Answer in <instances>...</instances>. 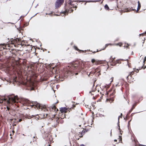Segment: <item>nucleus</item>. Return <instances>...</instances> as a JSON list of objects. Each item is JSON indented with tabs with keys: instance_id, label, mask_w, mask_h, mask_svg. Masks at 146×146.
<instances>
[{
	"instance_id": "23",
	"label": "nucleus",
	"mask_w": 146,
	"mask_h": 146,
	"mask_svg": "<svg viewBox=\"0 0 146 146\" xmlns=\"http://www.w3.org/2000/svg\"><path fill=\"white\" fill-rule=\"evenodd\" d=\"M81 146H86L85 145H84V144H82L81 145Z\"/></svg>"
},
{
	"instance_id": "37",
	"label": "nucleus",
	"mask_w": 146,
	"mask_h": 146,
	"mask_svg": "<svg viewBox=\"0 0 146 146\" xmlns=\"http://www.w3.org/2000/svg\"><path fill=\"white\" fill-rule=\"evenodd\" d=\"M145 62V60H143V62Z\"/></svg>"
},
{
	"instance_id": "41",
	"label": "nucleus",
	"mask_w": 146,
	"mask_h": 146,
	"mask_svg": "<svg viewBox=\"0 0 146 146\" xmlns=\"http://www.w3.org/2000/svg\"><path fill=\"white\" fill-rule=\"evenodd\" d=\"M108 100V99H107V100Z\"/></svg>"
},
{
	"instance_id": "3",
	"label": "nucleus",
	"mask_w": 146,
	"mask_h": 146,
	"mask_svg": "<svg viewBox=\"0 0 146 146\" xmlns=\"http://www.w3.org/2000/svg\"><path fill=\"white\" fill-rule=\"evenodd\" d=\"M63 0H57L55 4L56 8H58L61 5V3L63 2Z\"/></svg>"
},
{
	"instance_id": "36",
	"label": "nucleus",
	"mask_w": 146,
	"mask_h": 146,
	"mask_svg": "<svg viewBox=\"0 0 146 146\" xmlns=\"http://www.w3.org/2000/svg\"><path fill=\"white\" fill-rule=\"evenodd\" d=\"M78 74V73H76V75H77V74Z\"/></svg>"
},
{
	"instance_id": "2",
	"label": "nucleus",
	"mask_w": 146,
	"mask_h": 146,
	"mask_svg": "<svg viewBox=\"0 0 146 146\" xmlns=\"http://www.w3.org/2000/svg\"><path fill=\"white\" fill-rule=\"evenodd\" d=\"M32 103L33 104L32 105H31V106H34L35 108H37L38 109L40 108L41 105L38 103L36 102H32Z\"/></svg>"
},
{
	"instance_id": "6",
	"label": "nucleus",
	"mask_w": 146,
	"mask_h": 146,
	"mask_svg": "<svg viewBox=\"0 0 146 146\" xmlns=\"http://www.w3.org/2000/svg\"><path fill=\"white\" fill-rule=\"evenodd\" d=\"M69 4L71 6H73L75 5L76 4H77L76 2L74 1H70V2H69Z\"/></svg>"
},
{
	"instance_id": "21",
	"label": "nucleus",
	"mask_w": 146,
	"mask_h": 146,
	"mask_svg": "<svg viewBox=\"0 0 146 146\" xmlns=\"http://www.w3.org/2000/svg\"><path fill=\"white\" fill-rule=\"evenodd\" d=\"M22 119H20L19 120V121L21 122V121H22Z\"/></svg>"
},
{
	"instance_id": "8",
	"label": "nucleus",
	"mask_w": 146,
	"mask_h": 146,
	"mask_svg": "<svg viewBox=\"0 0 146 146\" xmlns=\"http://www.w3.org/2000/svg\"><path fill=\"white\" fill-rule=\"evenodd\" d=\"M141 7V4L139 2V1H138V7L137 10V12L140 9Z\"/></svg>"
},
{
	"instance_id": "26",
	"label": "nucleus",
	"mask_w": 146,
	"mask_h": 146,
	"mask_svg": "<svg viewBox=\"0 0 146 146\" xmlns=\"http://www.w3.org/2000/svg\"><path fill=\"white\" fill-rule=\"evenodd\" d=\"M143 34H140V36L141 35H143Z\"/></svg>"
},
{
	"instance_id": "45",
	"label": "nucleus",
	"mask_w": 146,
	"mask_h": 146,
	"mask_svg": "<svg viewBox=\"0 0 146 146\" xmlns=\"http://www.w3.org/2000/svg\"><path fill=\"white\" fill-rule=\"evenodd\" d=\"M23 135H24V134H23Z\"/></svg>"
},
{
	"instance_id": "22",
	"label": "nucleus",
	"mask_w": 146,
	"mask_h": 146,
	"mask_svg": "<svg viewBox=\"0 0 146 146\" xmlns=\"http://www.w3.org/2000/svg\"><path fill=\"white\" fill-rule=\"evenodd\" d=\"M111 82L113 81V78H111Z\"/></svg>"
},
{
	"instance_id": "29",
	"label": "nucleus",
	"mask_w": 146,
	"mask_h": 146,
	"mask_svg": "<svg viewBox=\"0 0 146 146\" xmlns=\"http://www.w3.org/2000/svg\"><path fill=\"white\" fill-rule=\"evenodd\" d=\"M75 69H76V66H75Z\"/></svg>"
},
{
	"instance_id": "30",
	"label": "nucleus",
	"mask_w": 146,
	"mask_h": 146,
	"mask_svg": "<svg viewBox=\"0 0 146 146\" xmlns=\"http://www.w3.org/2000/svg\"><path fill=\"white\" fill-rule=\"evenodd\" d=\"M33 90V88H31V90Z\"/></svg>"
},
{
	"instance_id": "7",
	"label": "nucleus",
	"mask_w": 146,
	"mask_h": 146,
	"mask_svg": "<svg viewBox=\"0 0 146 146\" xmlns=\"http://www.w3.org/2000/svg\"><path fill=\"white\" fill-rule=\"evenodd\" d=\"M40 109L42 110H43V111H47V110L45 106H41Z\"/></svg>"
},
{
	"instance_id": "1",
	"label": "nucleus",
	"mask_w": 146,
	"mask_h": 146,
	"mask_svg": "<svg viewBox=\"0 0 146 146\" xmlns=\"http://www.w3.org/2000/svg\"><path fill=\"white\" fill-rule=\"evenodd\" d=\"M17 96H16L9 97L8 100L7 101V103L9 104L11 102L12 103L17 102Z\"/></svg>"
},
{
	"instance_id": "24",
	"label": "nucleus",
	"mask_w": 146,
	"mask_h": 146,
	"mask_svg": "<svg viewBox=\"0 0 146 146\" xmlns=\"http://www.w3.org/2000/svg\"><path fill=\"white\" fill-rule=\"evenodd\" d=\"M75 49L76 50H77L78 49H77V47H75Z\"/></svg>"
},
{
	"instance_id": "19",
	"label": "nucleus",
	"mask_w": 146,
	"mask_h": 146,
	"mask_svg": "<svg viewBox=\"0 0 146 146\" xmlns=\"http://www.w3.org/2000/svg\"><path fill=\"white\" fill-rule=\"evenodd\" d=\"M26 102L27 103H29V101L28 100H26Z\"/></svg>"
},
{
	"instance_id": "38",
	"label": "nucleus",
	"mask_w": 146,
	"mask_h": 146,
	"mask_svg": "<svg viewBox=\"0 0 146 146\" xmlns=\"http://www.w3.org/2000/svg\"><path fill=\"white\" fill-rule=\"evenodd\" d=\"M122 115V113H121V115Z\"/></svg>"
},
{
	"instance_id": "43",
	"label": "nucleus",
	"mask_w": 146,
	"mask_h": 146,
	"mask_svg": "<svg viewBox=\"0 0 146 146\" xmlns=\"http://www.w3.org/2000/svg\"><path fill=\"white\" fill-rule=\"evenodd\" d=\"M120 127H119V129Z\"/></svg>"
},
{
	"instance_id": "34",
	"label": "nucleus",
	"mask_w": 146,
	"mask_h": 146,
	"mask_svg": "<svg viewBox=\"0 0 146 146\" xmlns=\"http://www.w3.org/2000/svg\"><path fill=\"white\" fill-rule=\"evenodd\" d=\"M75 7L76 8V5H75ZM75 9L76 10V9Z\"/></svg>"
},
{
	"instance_id": "39",
	"label": "nucleus",
	"mask_w": 146,
	"mask_h": 146,
	"mask_svg": "<svg viewBox=\"0 0 146 146\" xmlns=\"http://www.w3.org/2000/svg\"><path fill=\"white\" fill-rule=\"evenodd\" d=\"M33 138H35V136L33 137Z\"/></svg>"
},
{
	"instance_id": "31",
	"label": "nucleus",
	"mask_w": 146,
	"mask_h": 146,
	"mask_svg": "<svg viewBox=\"0 0 146 146\" xmlns=\"http://www.w3.org/2000/svg\"><path fill=\"white\" fill-rule=\"evenodd\" d=\"M96 52V51H94V52H93V53H95Z\"/></svg>"
},
{
	"instance_id": "17",
	"label": "nucleus",
	"mask_w": 146,
	"mask_h": 146,
	"mask_svg": "<svg viewBox=\"0 0 146 146\" xmlns=\"http://www.w3.org/2000/svg\"><path fill=\"white\" fill-rule=\"evenodd\" d=\"M109 44H106L105 47L102 50H103L106 47H107L108 45Z\"/></svg>"
},
{
	"instance_id": "4",
	"label": "nucleus",
	"mask_w": 146,
	"mask_h": 146,
	"mask_svg": "<svg viewBox=\"0 0 146 146\" xmlns=\"http://www.w3.org/2000/svg\"><path fill=\"white\" fill-rule=\"evenodd\" d=\"M67 110V109L66 107L61 108L60 109V111L62 113L66 112Z\"/></svg>"
},
{
	"instance_id": "18",
	"label": "nucleus",
	"mask_w": 146,
	"mask_h": 146,
	"mask_svg": "<svg viewBox=\"0 0 146 146\" xmlns=\"http://www.w3.org/2000/svg\"><path fill=\"white\" fill-rule=\"evenodd\" d=\"M120 117H121L120 116H119L118 117V122L119 121V118Z\"/></svg>"
},
{
	"instance_id": "14",
	"label": "nucleus",
	"mask_w": 146,
	"mask_h": 146,
	"mask_svg": "<svg viewBox=\"0 0 146 146\" xmlns=\"http://www.w3.org/2000/svg\"><path fill=\"white\" fill-rule=\"evenodd\" d=\"M114 100L113 99H110L109 100V101L110 103H111Z\"/></svg>"
},
{
	"instance_id": "44",
	"label": "nucleus",
	"mask_w": 146,
	"mask_h": 146,
	"mask_svg": "<svg viewBox=\"0 0 146 146\" xmlns=\"http://www.w3.org/2000/svg\"><path fill=\"white\" fill-rule=\"evenodd\" d=\"M72 10V11H73L72 9V10Z\"/></svg>"
},
{
	"instance_id": "42",
	"label": "nucleus",
	"mask_w": 146,
	"mask_h": 146,
	"mask_svg": "<svg viewBox=\"0 0 146 146\" xmlns=\"http://www.w3.org/2000/svg\"><path fill=\"white\" fill-rule=\"evenodd\" d=\"M103 116H104V115H103Z\"/></svg>"
},
{
	"instance_id": "15",
	"label": "nucleus",
	"mask_w": 146,
	"mask_h": 146,
	"mask_svg": "<svg viewBox=\"0 0 146 146\" xmlns=\"http://www.w3.org/2000/svg\"><path fill=\"white\" fill-rule=\"evenodd\" d=\"M134 109V107L133 106V107H132L131 109V110L129 111V112H131V111L133 109Z\"/></svg>"
},
{
	"instance_id": "5",
	"label": "nucleus",
	"mask_w": 146,
	"mask_h": 146,
	"mask_svg": "<svg viewBox=\"0 0 146 146\" xmlns=\"http://www.w3.org/2000/svg\"><path fill=\"white\" fill-rule=\"evenodd\" d=\"M96 90V87L94 86V85H93L92 87V90L91 91H90V93H91L92 95H94V93H92V92H94Z\"/></svg>"
},
{
	"instance_id": "16",
	"label": "nucleus",
	"mask_w": 146,
	"mask_h": 146,
	"mask_svg": "<svg viewBox=\"0 0 146 146\" xmlns=\"http://www.w3.org/2000/svg\"><path fill=\"white\" fill-rule=\"evenodd\" d=\"M83 131L81 132V133H80V136L81 137H82V133H83Z\"/></svg>"
},
{
	"instance_id": "32",
	"label": "nucleus",
	"mask_w": 146,
	"mask_h": 146,
	"mask_svg": "<svg viewBox=\"0 0 146 146\" xmlns=\"http://www.w3.org/2000/svg\"><path fill=\"white\" fill-rule=\"evenodd\" d=\"M101 50H97V51L96 52H98V51H100Z\"/></svg>"
},
{
	"instance_id": "25",
	"label": "nucleus",
	"mask_w": 146,
	"mask_h": 146,
	"mask_svg": "<svg viewBox=\"0 0 146 146\" xmlns=\"http://www.w3.org/2000/svg\"><path fill=\"white\" fill-rule=\"evenodd\" d=\"M117 141V140H116V139H115V140H114V141Z\"/></svg>"
},
{
	"instance_id": "12",
	"label": "nucleus",
	"mask_w": 146,
	"mask_h": 146,
	"mask_svg": "<svg viewBox=\"0 0 146 146\" xmlns=\"http://www.w3.org/2000/svg\"><path fill=\"white\" fill-rule=\"evenodd\" d=\"M19 40V39H18L17 38L14 41V42H18V41Z\"/></svg>"
},
{
	"instance_id": "40",
	"label": "nucleus",
	"mask_w": 146,
	"mask_h": 146,
	"mask_svg": "<svg viewBox=\"0 0 146 146\" xmlns=\"http://www.w3.org/2000/svg\"><path fill=\"white\" fill-rule=\"evenodd\" d=\"M118 44H117V45H118Z\"/></svg>"
},
{
	"instance_id": "46",
	"label": "nucleus",
	"mask_w": 146,
	"mask_h": 146,
	"mask_svg": "<svg viewBox=\"0 0 146 146\" xmlns=\"http://www.w3.org/2000/svg\"><path fill=\"white\" fill-rule=\"evenodd\" d=\"M31 143V142H30V143Z\"/></svg>"
},
{
	"instance_id": "35",
	"label": "nucleus",
	"mask_w": 146,
	"mask_h": 146,
	"mask_svg": "<svg viewBox=\"0 0 146 146\" xmlns=\"http://www.w3.org/2000/svg\"><path fill=\"white\" fill-rule=\"evenodd\" d=\"M121 45H122L121 44H120V45H119V46H121Z\"/></svg>"
},
{
	"instance_id": "10",
	"label": "nucleus",
	"mask_w": 146,
	"mask_h": 146,
	"mask_svg": "<svg viewBox=\"0 0 146 146\" xmlns=\"http://www.w3.org/2000/svg\"><path fill=\"white\" fill-rule=\"evenodd\" d=\"M6 100V99L5 98H3L2 99L0 98V103H3V101H5Z\"/></svg>"
},
{
	"instance_id": "20",
	"label": "nucleus",
	"mask_w": 146,
	"mask_h": 146,
	"mask_svg": "<svg viewBox=\"0 0 146 146\" xmlns=\"http://www.w3.org/2000/svg\"><path fill=\"white\" fill-rule=\"evenodd\" d=\"M55 106H53L52 109H55Z\"/></svg>"
},
{
	"instance_id": "13",
	"label": "nucleus",
	"mask_w": 146,
	"mask_h": 146,
	"mask_svg": "<svg viewBox=\"0 0 146 146\" xmlns=\"http://www.w3.org/2000/svg\"><path fill=\"white\" fill-rule=\"evenodd\" d=\"M91 62L92 63H94L96 62V60L94 59H92L91 60Z\"/></svg>"
},
{
	"instance_id": "27",
	"label": "nucleus",
	"mask_w": 146,
	"mask_h": 146,
	"mask_svg": "<svg viewBox=\"0 0 146 146\" xmlns=\"http://www.w3.org/2000/svg\"><path fill=\"white\" fill-rule=\"evenodd\" d=\"M118 84H119V83H118L117 84H116V85L115 86H117Z\"/></svg>"
},
{
	"instance_id": "9",
	"label": "nucleus",
	"mask_w": 146,
	"mask_h": 146,
	"mask_svg": "<svg viewBox=\"0 0 146 146\" xmlns=\"http://www.w3.org/2000/svg\"><path fill=\"white\" fill-rule=\"evenodd\" d=\"M133 71H132L131 72H130L128 76H127L126 78L127 79H128V77L129 76H131L133 74Z\"/></svg>"
},
{
	"instance_id": "33",
	"label": "nucleus",
	"mask_w": 146,
	"mask_h": 146,
	"mask_svg": "<svg viewBox=\"0 0 146 146\" xmlns=\"http://www.w3.org/2000/svg\"><path fill=\"white\" fill-rule=\"evenodd\" d=\"M46 114V116H47V115H48V114H47V113H46V114Z\"/></svg>"
},
{
	"instance_id": "28",
	"label": "nucleus",
	"mask_w": 146,
	"mask_h": 146,
	"mask_svg": "<svg viewBox=\"0 0 146 146\" xmlns=\"http://www.w3.org/2000/svg\"><path fill=\"white\" fill-rule=\"evenodd\" d=\"M7 109H8V110H9V108H8L7 107Z\"/></svg>"
},
{
	"instance_id": "11",
	"label": "nucleus",
	"mask_w": 146,
	"mask_h": 146,
	"mask_svg": "<svg viewBox=\"0 0 146 146\" xmlns=\"http://www.w3.org/2000/svg\"><path fill=\"white\" fill-rule=\"evenodd\" d=\"M104 7L106 9L108 10L109 9V7L107 5H106L104 6Z\"/></svg>"
}]
</instances>
